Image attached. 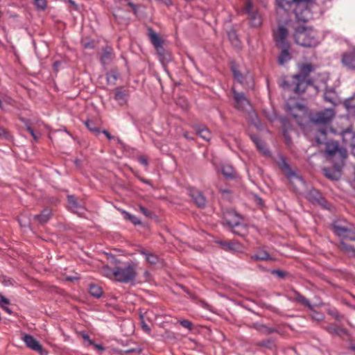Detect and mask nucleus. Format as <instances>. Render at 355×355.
Returning a JSON list of instances; mask_svg holds the SVG:
<instances>
[{
	"instance_id": "4",
	"label": "nucleus",
	"mask_w": 355,
	"mask_h": 355,
	"mask_svg": "<svg viewBox=\"0 0 355 355\" xmlns=\"http://www.w3.org/2000/svg\"><path fill=\"white\" fill-rule=\"evenodd\" d=\"M279 167L285 173L290 182L293 184L295 189L301 192L302 187H304V180L297 175L295 171H292L285 157H281L278 162Z\"/></svg>"
},
{
	"instance_id": "27",
	"label": "nucleus",
	"mask_w": 355,
	"mask_h": 355,
	"mask_svg": "<svg viewBox=\"0 0 355 355\" xmlns=\"http://www.w3.org/2000/svg\"><path fill=\"white\" fill-rule=\"evenodd\" d=\"M291 297L298 303L309 306H311L310 302L302 295H301L300 293H298L296 291H293L292 293Z\"/></svg>"
},
{
	"instance_id": "42",
	"label": "nucleus",
	"mask_w": 355,
	"mask_h": 355,
	"mask_svg": "<svg viewBox=\"0 0 355 355\" xmlns=\"http://www.w3.org/2000/svg\"><path fill=\"white\" fill-rule=\"evenodd\" d=\"M85 125L92 132H98V128L96 127L95 123L92 120H87L85 121Z\"/></svg>"
},
{
	"instance_id": "25",
	"label": "nucleus",
	"mask_w": 355,
	"mask_h": 355,
	"mask_svg": "<svg viewBox=\"0 0 355 355\" xmlns=\"http://www.w3.org/2000/svg\"><path fill=\"white\" fill-rule=\"evenodd\" d=\"M191 196L198 207H203L205 205L206 200L198 191H193L191 193Z\"/></svg>"
},
{
	"instance_id": "63",
	"label": "nucleus",
	"mask_w": 355,
	"mask_h": 355,
	"mask_svg": "<svg viewBox=\"0 0 355 355\" xmlns=\"http://www.w3.org/2000/svg\"><path fill=\"white\" fill-rule=\"evenodd\" d=\"M274 331H275V329H269L268 330V333H272V332H274Z\"/></svg>"
},
{
	"instance_id": "35",
	"label": "nucleus",
	"mask_w": 355,
	"mask_h": 355,
	"mask_svg": "<svg viewBox=\"0 0 355 355\" xmlns=\"http://www.w3.org/2000/svg\"><path fill=\"white\" fill-rule=\"evenodd\" d=\"M89 291V293L95 297H100L102 295L101 288L96 284H90Z\"/></svg>"
},
{
	"instance_id": "38",
	"label": "nucleus",
	"mask_w": 355,
	"mask_h": 355,
	"mask_svg": "<svg viewBox=\"0 0 355 355\" xmlns=\"http://www.w3.org/2000/svg\"><path fill=\"white\" fill-rule=\"evenodd\" d=\"M258 345L261 347H267L268 349H272L275 346V341L272 338L261 340L259 342Z\"/></svg>"
},
{
	"instance_id": "52",
	"label": "nucleus",
	"mask_w": 355,
	"mask_h": 355,
	"mask_svg": "<svg viewBox=\"0 0 355 355\" xmlns=\"http://www.w3.org/2000/svg\"><path fill=\"white\" fill-rule=\"evenodd\" d=\"M26 130L31 135L33 139L37 141L39 139V137L34 132V130L28 125L26 126Z\"/></svg>"
},
{
	"instance_id": "46",
	"label": "nucleus",
	"mask_w": 355,
	"mask_h": 355,
	"mask_svg": "<svg viewBox=\"0 0 355 355\" xmlns=\"http://www.w3.org/2000/svg\"><path fill=\"white\" fill-rule=\"evenodd\" d=\"M180 324L184 328L191 330L193 328V324L191 322L187 320H182L180 321Z\"/></svg>"
},
{
	"instance_id": "39",
	"label": "nucleus",
	"mask_w": 355,
	"mask_h": 355,
	"mask_svg": "<svg viewBox=\"0 0 355 355\" xmlns=\"http://www.w3.org/2000/svg\"><path fill=\"white\" fill-rule=\"evenodd\" d=\"M345 105L349 113L355 116V99L346 101Z\"/></svg>"
},
{
	"instance_id": "56",
	"label": "nucleus",
	"mask_w": 355,
	"mask_h": 355,
	"mask_svg": "<svg viewBox=\"0 0 355 355\" xmlns=\"http://www.w3.org/2000/svg\"><path fill=\"white\" fill-rule=\"evenodd\" d=\"M103 134L106 136V137L109 139V140H111L112 139H114V137L113 136H112L107 130H103Z\"/></svg>"
},
{
	"instance_id": "43",
	"label": "nucleus",
	"mask_w": 355,
	"mask_h": 355,
	"mask_svg": "<svg viewBox=\"0 0 355 355\" xmlns=\"http://www.w3.org/2000/svg\"><path fill=\"white\" fill-rule=\"evenodd\" d=\"M230 226H232V227H234V228H236V227H241V228L242 229L243 232H240V231H239V230H233V232H234V234H237L241 235V236L244 235L245 232V230H246V228H245V227H243V226H241V225H239V223H237V222H236V223H234V224H231V223H230Z\"/></svg>"
},
{
	"instance_id": "31",
	"label": "nucleus",
	"mask_w": 355,
	"mask_h": 355,
	"mask_svg": "<svg viewBox=\"0 0 355 355\" xmlns=\"http://www.w3.org/2000/svg\"><path fill=\"white\" fill-rule=\"evenodd\" d=\"M252 139L259 151L264 155H268L269 151L266 148L265 144L258 137H252Z\"/></svg>"
},
{
	"instance_id": "48",
	"label": "nucleus",
	"mask_w": 355,
	"mask_h": 355,
	"mask_svg": "<svg viewBox=\"0 0 355 355\" xmlns=\"http://www.w3.org/2000/svg\"><path fill=\"white\" fill-rule=\"evenodd\" d=\"M345 137L346 139H347V137H349L350 138H352V141L350 144L353 146H355V133L354 132H352L351 131H346L345 132Z\"/></svg>"
},
{
	"instance_id": "54",
	"label": "nucleus",
	"mask_w": 355,
	"mask_h": 355,
	"mask_svg": "<svg viewBox=\"0 0 355 355\" xmlns=\"http://www.w3.org/2000/svg\"><path fill=\"white\" fill-rule=\"evenodd\" d=\"M83 339H84L85 340H87V341L88 342V343H89V345H93V341H92V340H91L89 339V336H88V335H87V334H84V335L83 336Z\"/></svg>"
},
{
	"instance_id": "57",
	"label": "nucleus",
	"mask_w": 355,
	"mask_h": 355,
	"mask_svg": "<svg viewBox=\"0 0 355 355\" xmlns=\"http://www.w3.org/2000/svg\"><path fill=\"white\" fill-rule=\"evenodd\" d=\"M94 346V347L98 350H103L104 349V347L101 345H98V344H94L93 343V345Z\"/></svg>"
},
{
	"instance_id": "61",
	"label": "nucleus",
	"mask_w": 355,
	"mask_h": 355,
	"mask_svg": "<svg viewBox=\"0 0 355 355\" xmlns=\"http://www.w3.org/2000/svg\"><path fill=\"white\" fill-rule=\"evenodd\" d=\"M320 133L322 135V136H325L326 135V130L324 129V128H322L320 130Z\"/></svg>"
},
{
	"instance_id": "28",
	"label": "nucleus",
	"mask_w": 355,
	"mask_h": 355,
	"mask_svg": "<svg viewBox=\"0 0 355 355\" xmlns=\"http://www.w3.org/2000/svg\"><path fill=\"white\" fill-rule=\"evenodd\" d=\"M324 99L326 102L336 105L337 102L336 92L334 89H327L324 94Z\"/></svg>"
},
{
	"instance_id": "20",
	"label": "nucleus",
	"mask_w": 355,
	"mask_h": 355,
	"mask_svg": "<svg viewBox=\"0 0 355 355\" xmlns=\"http://www.w3.org/2000/svg\"><path fill=\"white\" fill-rule=\"evenodd\" d=\"M148 35L151 43L153 44L155 48L159 51L162 49V40L159 35L157 34L152 28H148Z\"/></svg>"
},
{
	"instance_id": "53",
	"label": "nucleus",
	"mask_w": 355,
	"mask_h": 355,
	"mask_svg": "<svg viewBox=\"0 0 355 355\" xmlns=\"http://www.w3.org/2000/svg\"><path fill=\"white\" fill-rule=\"evenodd\" d=\"M272 274L277 275L279 277H283L284 276V272L279 270H273Z\"/></svg>"
},
{
	"instance_id": "64",
	"label": "nucleus",
	"mask_w": 355,
	"mask_h": 355,
	"mask_svg": "<svg viewBox=\"0 0 355 355\" xmlns=\"http://www.w3.org/2000/svg\"><path fill=\"white\" fill-rule=\"evenodd\" d=\"M350 349L355 352V346H352Z\"/></svg>"
},
{
	"instance_id": "29",
	"label": "nucleus",
	"mask_w": 355,
	"mask_h": 355,
	"mask_svg": "<svg viewBox=\"0 0 355 355\" xmlns=\"http://www.w3.org/2000/svg\"><path fill=\"white\" fill-rule=\"evenodd\" d=\"M277 3L284 10L295 7V0H277Z\"/></svg>"
},
{
	"instance_id": "60",
	"label": "nucleus",
	"mask_w": 355,
	"mask_h": 355,
	"mask_svg": "<svg viewBox=\"0 0 355 355\" xmlns=\"http://www.w3.org/2000/svg\"><path fill=\"white\" fill-rule=\"evenodd\" d=\"M60 62H58H58H55L53 63V68H54L55 70H58V67H59V66H60Z\"/></svg>"
},
{
	"instance_id": "1",
	"label": "nucleus",
	"mask_w": 355,
	"mask_h": 355,
	"mask_svg": "<svg viewBox=\"0 0 355 355\" xmlns=\"http://www.w3.org/2000/svg\"><path fill=\"white\" fill-rule=\"evenodd\" d=\"M302 73L293 76L292 81L284 80L280 86L284 89L292 91L296 94L303 93L309 83L306 80L309 73L312 71V66L310 64H304L300 66Z\"/></svg>"
},
{
	"instance_id": "55",
	"label": "nucleus",
	"mask_w": 355,
	"mask_h": 355,
	"mask_svg": "<svg viewBox=\"0 0 355 355\" xmlns=\"http://www.w3.org/2000/svg\"><path fill=\"white\" fill-rule=\"evenodd\" d=\"M142 328L147 333H149L150 331V327L144 322H142Z\"/></svg>"
},
{
	"instance_id": "15",
	"label": "nucleus",
	"mask_w": 355,
	"mask_h": 355,
	"mask_svg": "<svg viewBox=\"0 0 355 355\" xmlns=\"http://www.w3.org/2000/svg\"><path fill=\"white\" fill-rule=\"evenodd\" d=\"M67 200L68 207L71 211L79 216H81L84 214L85 210L84 206L78 203L77 199L73 196H68Z\"/></svg>"
},
{
	"instance_id": "10",
	"label": "nucleus",
	"mask_w": 355,
	"mask_h": 355,
	"mask_svg": "<svg viewBox=\"0 0 355 355\" xmlns=\"http://www.w3.org/2000/svg\"><path fill=\"white\" fill-rule=\"evenodd\" d=\"M243 12L249 15L251 24L253 26L257 27L261 24L262 20L261 15L258 12L252 10V3L251 0L245 1Z\"/></svg>"
},
{
	"instance_id": "30",
	"label": "nucleus",
	"mask_w": 355,
	"mask_h": 355,
	"mask_svg": "<svg viewBox=\"0 0 355 355\" xmlns=\"http://www.w3.org/2000/svg\"><path fill=\"white\" fill-rule=\"evenodd\" d=\"M115 100L121 105H124L127 102V94L122 90L116 89L114 95Z\"/></svg>"
},
{
	"instance_id": "6",
	"label": "nucleus",
	"mask_w": 355,
	"mask_h": 355,
	"mask_svg": "<svg viewBox=\"0 0 355 355\" xmlns=\"http://www.w3.org/2000/svg\"><path fill=\"white\" fill-rule=\"evenodd\" d=\"M313 1L314 0H295L294 13L298 21L305 22L311 18L309 4Z\"/></svg>"
},
{
	"instance_id": "59",
	"label": "nucleus",
	"mask_w": 355,
	"mask_h": 355,
	"mask_svg": "<svg viewBox=\"0 0 355 355\" xmlns=\"http://www.w3.org/2000/svg\"><path fill=\"white\" fill-rule=\"evenodd\" d=\"M83 46H84L85 49L93 48L94 47L93 44H91V43H89V42L88 43H85L83 44Z\"/></svg>"
},
{
	"instance_id": "14",
	"label": "nucleus",
	"mask_w": 355,
	"mask_h": 355,
	"mask_svg": "<svg viewBox=\"0 0 355 355\" xmlns=\"http://www.w3.org/2000/svg\"><path fill=\"white\" fill-rule=\"evenodd\" d=\"M235 107L238 110H248L250 107L249 101L245 96L243 93H239L233 89Z\"/></svg>"
},
{
	"instance_id": "50",
	"label": "nucleus",
	"mask_w": 355,
	"mask_h": 355,
	"mask_svg": "<svg viewBox=\"0 0 355 355\" xmlns=\"http://www.w3.org/2000/svg\"><path fill=\"white\" fill-rule=\"evenodd\" d=\"M312 318L315 320L321 321L324 318V316L321 313L313 311L312 313Z\"/></svg>"
},
{
	"instance_id": "34",
	"label": "nucleus",
	"mask_w": 355,
	"mask_h": 355,
	"mask_svg": "<svg viewBox=\"0 0 355 355\" xmlns=\"http://www.w3.org/2000/svg\"><path fill=\"white\" fill-rule=\"evenodd\" d=\"M233 75L234 79L239 83L243 84L245 78L251 79L250 76H243L239 70H237L235 67L232 68Z\"/></svg>"
},
{
	"instance_id": "9",
	"label": "nucleus",
	"mask_w": 355,
	"mask_h": 355,
	"mask_svg": "<svg viewBox=\"0 0 355 355\" xmlns=\"http://www.w3.org/2000/svg\"><path fill=\"white\" fill-rule=\"evenodd\" d=\"M288 31L283 26H279L273 32V37L277 46L279 48L290 47V44L287 41Z\"/></svg>"
},
{
	"instance_id": "18",
	"label": "nucleus",
	"mask_w": 355,
	"mask_h": 355,
	"mask_svg": "<svg viewBox=\"0 0 355 355\" xmlns=\"http://www.w3.org/2000/svg\"><path fill=\"white\" fill-rule=\"evenodd\" d=\"M324 329L331 335H336L342 336V335L349 336L348 331L337 324H329L324 327Z\"/></svg>"
},
{
	"instance_id": "23",
	"label": "nucleus",
	"mask_w": 355,
	"mask_h": 355,
	"mask_svg": "<svg viewBox=\"0 0 355 355\" xmlns=\"http://www.w3.org/2000/svg\"><path fill=\"white\" fill-rule=\"evenodd\" d=\"M289 48H280L282 52L278 57V63L280 65H284L291 59V55L289 53Z\"/></svg>"
},
{
	"instance_id": "36",
	"label": "nucleus",
	"mask_w": 355,
	"mask_h": 355,
	"mask_svg": "<svg viewBox=\"0 0 355 355\" xmlns=\"http://www.w3.org/2000/svg\"><path fill=\"white\" fill-rule=\"evenodd\" d=\"M125 219L130 220L131 223H132L134 225H139L141 224V220L139 218L135 216V215H132L130 213H128L126 211H123L122 212Z\"/></svg>"
},
{
	"instance_id": "32",
	"label": "nucleus",
	"mask_w": 355,
	"mask_h": 355,
	"mask_svg": "<svg viewBox=\"0 0 355 355\" xmlns=\"http://www.w3.org/2000/svg\"><path fill=\"white\" fill-rule=\"evenodd\" d=\"M198 135L205 141H209L211 139V132L205 127H198L196 128Z\"/></svg>"
},
{
	"instance_id": "51",
	"label": "nucleus",
	"mask_w": 355,
	"mask_h": 355,
	"mask_svg": "<svg viewBox=\"0 0 355 355\" xmlns=\"http://www.w3.org/2000/svg\"><path fill=\"white\" fill-rule=\"evenodd\" d=\"M138 161L139 162L145 166H147L148 165V159L144 157V156H140L138 157Z\"/></svg>"
},
{
	"instance_id": "12",
	"label": "nucleus",
	"mask_w": 355,
	"mask_h": 355,
	"mask_svg": "<svg viewBox=\"0 0 355 355\" xmlns=\"http://www.w3.org/2000/svg\"><path fill=\"white\" fill-rule=\"evenodd\" d=\"M287 112L295 119L298 124L301 125L302 119L305 116L306 110L304 106L300 104H296L293 107L287 105Z\"/></svg>"
},
{
	"instance_id": "49",
	"label": "nucleus",
	"mask_w": 355,
	"mask_h": 355,
	"mask_svg": "<svg viewBox=\"0 0 355 355\" xmlns=\"http://www.w3.org/2000/svg\"><path fill=\"white\" fill-rule=\"evenodd\" d=\"M139 211L142 213L146 217H150L152 215V213L148 211L146 208L141 205H139L138 207Z\"/></svg>"
},
{
	"instance_id": "24",
	"label": "nucleus",
	"mask_w": 355,
	"mask_h": 355,
	"mask_svg": "<svg viewBox=\"0 0 355 355\" xmlns=\"http://www.w3.org/2000/svg\"><path fill=\"white\" fill-rule=\"evenodd\" d=\"M51 215V210L49 208H45L41 214L35 215L34 219L37 220L40 223L43 224L46 223Z\"/></svg>"
},
{
	"instance_id": "22",
	"label": "nucleus",
	"mask_w": 355,
	"mask_h": 355,
	"mask_svg": "<svg viewBox=\"0 0 355 355\" xmlns=\"http://www.w3.org/2000/svg\"><path fill=\"white\" fill-rule=\"evenodd\" d=\"M217 243L220 244L221 246H223V248L227 251L239 252L241 250V245L238 243L226 242L223 241H218Z\"/></svg>"
},
{
	"instance_id": "19",
	"label": "nucleus",
	"mask_w": 355,
	"mask_h": 355,
	"mask_svg": "<svg viewBox=\"0 0 355 355\" xmlns=\"http://www.w3.org/2000/svg\"><path fill=\"white\" fill-rule=\"evenodd\" d=\"M252 261H268L273 260L272 257L263 248H259L257 250L255 254L250 256Z\"/></svg>"
},
{
	"instance_id": "16",
	"label": "nucleus",
	"mask_w": 355,
	"mask_h": 355,
	"mask_svg": "<svg viewBox=\"0 0 355 355\" xmlns=\"http://www.w3.org/2000/svg\"><path fill=\"white\" fill-rule=\"evenodd\" d=\"M307 198L313 202H316L324 208H327V202L322 196L321 193L316 189H311L306 196Z\"/></svg>"
},
{
	"instance_id": "45",
	"label": "nucleus",
	"mask_w": 355,
	"mask_h": 355,
	"mask_svg": "<svg viewBox=\"0 0 355 355\" xmlns=\"http://www.w3.org/2000/svg\"><path fill=\"white\" fill-rule=\"evenodd\" d=\"M112 272H114V269H111L110 268H109L108 266H105L103 268V273L104 274L105 276L110 278V279H114V275L112 274H110L112 273Z\"/></svg>"
},
{
	"instance_id": "58",
	"label": "nucleus",
	"mask_w": 355,
	"mask_h": 355,
	"mask_svg": "<svg viewBox=\"0 0 355 355\" xmlns=\"http://www.w3.org/2000/svg\"><path fill=\"white\" fill-rule=\"evenodd\" d=\"M6 312H7L8 314H12V310L8 307V306H4V308H2Z\"/></svg>"
},
{
	"instance_id": "62",
	"label": "nucleus",
	"mask_w": 355,
	"mask_h": 355,
	"mask_svg": "<svg viewBox=\"0 0 355 355\" xmlns=\"http://www.w3.org/2000/svg\"><path fill=\"white\" fill-rule=\"evenodd\" d=\"M256 200L259 205H262V199L261 198L256 196Z\"/></svg>"
},
{
	"instance_id": "21",
	"label": "nucleus",
	"mask_w": 355,
	"mask_h": 355,
	"mask_svg": "<svg viewBox=\"0 0 355 355\" xmlns=\"http://www.w3.org/2000/svg\"><path fill=\"white\" fill-rule=\"evenodd\" d=\"M114 58L113 49L110 46H105L103 49L102 54L101 55V60L103 64H107L111 62Z\"/></svg>"
},
{
	"instance_id": "40",
	"label": "nucleus",
	"mask_w": 355,
	"mask_h": 355,
	"mask_svg": "<svg viewBox=\"0 0 355 355\" xmlns=\"http://www.w3.org/2000/svg\"><path fill=\"white\" fill-rule=\"evenodd\" d=\"M327 311L329 315H331L336 320H340L343 318V315L340 314L336 309L329 308Z\"/></svg>"
},
{
	"instance_id": "13",
	"label": "nucleus",
	"mask_w": 355,
	"mask_h": 355,
	"mask_svg": "<svg viewBox=\"0 0 355 355\" xmlns=\"http://www.w3.org/2000/svg\"><path fill=\"white\" fill-rule=\"evenodd\" d=\"M343 165L341 163L335 162L332 168H324V175L331 180H338L341 176V169Z\"/></svg>"
},
{
	"instance_id": "47",
	"label": "nucleus",
	"mask_w": 355,
	"mask_h": 355,
	"mask_svg": "<svg viewBox=\"0 0 355 355\" xmlns=\"http://www.w3.org/2000/svg\"><path fill=\"white\" fill-rule=\"evenodd\" d=\"M10 304V300L0 293V307L4 308V306H8Z\"/></svg>"
},
{
	"instance_id": "11",
	"label": "nucleus",
	"mask_w": 355,
	"mask_h": 355,
	"mask_svg": "<svg viewBox=\"0 0 355 355\" xmlns=\"http://www.w3.org/2000/svg\"><path fill=\"white\" fill-rule=\"evenodd\" d=\"M26 346L31 349L37 352L41 355L46 354V352L43 348L42 345L33 336L29 334H24L21 338Z\"/></svg>"
},
{
	"instance_id": "44",
	"label": "nucleus",
	"mask_w": 355,
	"mask_h": 355,
	"mask_svg": "<svg viewBox=\"0 0 355 355\" xmlns=\"http://www.w3.org/2000/svg\"><path fill=\"white\" fill-rule=\"evenodd\" d=\"M34 5L40 10H44L46 7V0H34Z\"/></svg>"
},
{
	"instance_id": "2",
	"label": "nucleus",
	"mask_w": 355,
	"mask_h": 355,
	"mask_svg": "<svg viewBox=\"0 0 355 355\" xmlns=\"http://www.w3.org/2000/svg\"><path fill=\"white\" fill-rule=\"evenodd\" d=\"M293 38L297 44L308 48H314L320 42L318 33L311 27L299 26L296 28L293 33Z\"/></svg>"
},
{
	"instance_id": "17",
	"label": "nucleus",
	"mask_w": 355,
	"mask_h": 355,
	"mask_svg": "<svg viewBox=\"0 0 355 355\" xmlns=\"http://www.w3.org/2000/svg\"><path fill=\"white\" fill-rule=\"evenodd\" d=\"M342 64L350 69H355V51H351L343 53L341 59Z\"/></svg>"
},
{
	"instance_id": "5",
	"label": "nucleus",
	"mask_w": 355,
	"mask_h": 355,
	"mask_svg": "<svg viewBox=\"0 0 355 355\" xmlns=\"http://www.w3.org/2000/svg\"><path fill=\"white\" fill-rule=\"evenodd\" d=\"M325 153L330 159L335 157L341 165H344V161L347 156V150L340 147L338 142L334 141L327 143Z\"/></svg>"
},
{
	"instance_id": "8",
	"label": "nucleus",
	"mask_w": 355,
	"mask_h": 355,
	"mask_svg": "<svg viewBox=\"0 0 355 355\" xmlns=\"http://www.w3.org/2000/svg\"><path fill=\"white\" fill-rule=\"evenodd\" d=\"M336 112L333 108H327L314 114L311 121L315 125H327L330 124L334 118Z\"/></svg>"
},
{
	"instance_id": "41",
	"label": "nucleus",
	"mask_w": 355,
	"mask_h": 355,
	"mask_svg": "<svg viewBox=\"0 0 355 355\" xmlns=\"http://www.w3.org/2000/svg\"><path fill=\"white\" fill-rule=\"evenodd\" d=\"M0 138L10 140L11 139L12 137L10 133L7 130L0 126Z\"/></svg>"
},
{
	"instance_id": "7",
	"label": "nucleus",
	"mask_w": 355,
	"mask_h": 355,
	"mask_svg": "<svg viewBox=\"0 0 355 355\" xmlns=\"http://www.w3.org/2000/svg\"><path fill=\"white\" fill-rule=\"evenodd\" d=\"M332 230L335 234L343 239L355 240V229L348 227L345 221L336 220L332 224Z\"/></svg>"
},
{
	"instance_id": "37",
	"label": "nucleus",
	"mask_w": 355,
	"mask_h": 355,
	"mask_svg": "<svg viewBox=\"0 0 355 355\" xmlns=\"http://www.w3.org/2000/svg\"><path fill=\"white\" fill-rule=\"evenodd\" d=\"M222 173L227 178H232L234 175V171L232 166L225 165L222 167Z\"/></svg>"
},
{
	"instance_id": "3",
	"label": "nucleus",
	"mask_w": 355,
	"mask_h": 355,
	"mask_svg": "<svg viewBox=\"0 0 355 355\" xmlns=\"http://www.w3.org/2000/svg\"><path fill=\"white\" fill-rule=\"evenodd\" d=\"M137 265L134 263H128L123 267H116L114 275V279L121 283H129L136 279Z\"/></svg>"
},
{
	"instance_id": "33",
	"label": "nucleus",
	"mask_w": 355,
	"mask_h": 355,
	"mask_svg": "<svg viewBox=\"0 0 355 355\" xmlns=\"http://www.w3.org/2000/svg\"><path fill=\"white\" fill-rule=\"evenodd\" d=\"M140 253L145 256L146 261H148L149 263L155 264L157 262L158 258L155 254L148 253L145 250H141Z\"/></svg>"
},
{
	"instance_id": "26",
	"label": "nucleus",
	"mask_w": 355,
	"mask_h": 355,
	"mask_svg": "<svg viewBox=\"0 0 355 355\" xmlns=\"http://www.w3.org/2000/svg\"><path fill=\"white\" fill-rule=\"evenodd\" d=\"M339 249L347 254L349 256L352 257V255L355 253V247L349 245L344 240H341L338 244Z\"/></svg>"
}]
</instances>
